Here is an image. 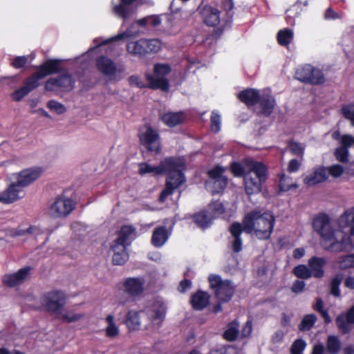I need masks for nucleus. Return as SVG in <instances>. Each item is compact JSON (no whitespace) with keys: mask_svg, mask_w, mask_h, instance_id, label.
Instances as JSON below:
<instances>
[{"mask_svg":"<svg viewBox=\"0 0 354 354\" xmlns=\"http://www.w3.org/2000/svg\"><path fill=\"white\" fill-rule=\"evenodd\" d=\"M313 227L326 241L332 252H342L353 248L351 236L354 235V223H313Z\"/></svg>","mask_w":354,"mask_h":354,"instance_id":"f257e3e1","label":"nucleus"},{"mask_svg":"<svg viewBox=\"0 0 354 354\" xmlns=\"http://www.w3.org/2000/svg\"><path fill=\"white\" fill-rule=\"evenodd\" d=\"M162 174H167L165 187L160 192L159 201L163 203L166 198L174 194L185 182V176L183 173V165L174 157H167L160 162Z\"/></svg>","mask_w":354,"mask_h":354,"instance_id":"f03ea898","label":"nucleus"},{"mask_svg":"<svg viewBox=\"0 0 354 354\" xmlns=\"http://www.w3.org/2000/svg\"><path fill=\"white\" fill-rule=\"evenodd\" d=\"M243 162L247 169L244 183L245 194L251 196L260 193L269 176L268 167L263 162L251 158H244Z\"/></svg>","mask_w":354,"mask_h":354,"instance_id":"7ed1b4c3","label":"nucleus"},{"mask_svg":"<svg viewBox=\"0 0 354 354\" xmlns=\"http://www.w3.org/2000/svg\"><path fill=\"white\" fill-rule=\"evenodd\" d=\"M166 310L165 306L160 302L154 303L145 310H131L127 314L125 324L129 330H138L141 326V316L146 315L153 324L159 328L165 319Z\"/></svg>","mask_w":354,"mask_h":354,"instance_id":"20e7f679","label":"nucleus"},{"mask_svg":"<svg viewBox=\"0 0 354 354\" xmlns=\"http://www.w3.org/2000/svg\"><path fill=\"white\" fill-rule=\"evenodd\" d=\"M138 138L140 144L147 151L159 154L162 150L161 138L157 129L152 127L150 123H145L140 127L138 131Z\"/></svg>","mask_w":354,"mask_h":354,"instance_id":"39448f33","label":"nucleus"},{"mask_svg":"<svg viewBox=\"0 0 354 354\" xmlns=\"http://www.w3.org/2000/svg\"><path fill=\"white\" fill-rule=\"evenodd\" d=\"M154 75L147 73L145 78L148 82V88L153 90L160 89L167 92L169 90V81L166 77L171 71V68L169 64L157 63L153 65Z\"/></svg>","mask_w":354,"mask_h":354,"instance_id":"423d86ee","label":"nucleus"},{"mask_svg":"<svg viewBox=\"0 0 354 354\" xmlns=\"http://www.w3.org/2000/svg\"><path fill=\"white\" fill-rule=\"evenodd\" d=\"M162 43L158 39H140L136 41L128 42L127 52L139 58L157 53L161 49Z\"/></svg>","mask_w":354,"mask_h":354,"instance_id":"0eeeda50","label":"nucleus"},{"mask_svg":"<svg viewBox=\"0 0 354 354\" xmlns=\"http://www.w3.org/2000/svg\"><path fill=\"white\" fill-rule=\"evenodd\" d=\"M66 297L63 291L52 290L40 297L41 308L50 315H59L66 305Z\"/></svg>","mask_w":354,"mask_h":354,"instance_id":"6e6552de","label":"nucleus"},{"mask_svg":"<svg viewBox=\"0 0 354 354\" xmlns=\"http://www.w3.org/2000/svg\"><path fill=\"white\" fill-rule=\"evenodd\" d=\"M145 280L142 277H128L122 283L120 290L126 295L118 299L119 304L126 305L140 297L145 288Z\"/></svg>","mask_w":354,"mask_h":354,"instance_id":"1a4fd4ad","label":"nucleus"},{"mask_svg":"<svg viewBox=\"0 0 354 354\" xmlns=\"http://www.w3.org/2000/svg\"><path fill=\"white\" fill-rule=\"evenodd\" d=\"M209 286L215 297L220 302H228L235 292V286L230 280H223L219 275L210 274L208 278Z\"/></svg>","mask_w":354,"mask_h":354,"instance_id":"9d476101","label":"nucleus"},{"mask_svg":"<svg viewBox=\"0 0 354 354\" xmlns=\"http://www.w3.org/2000/svg\"><path fill=\"white\" fill-rule=\"evenodd\" d=\"M295 78L301 82L313 86L321 85L325 82L323 72L310 64H304L298 68L295 71Z\"/></svg>","mask_w":354,"mask_h":354,"instance_id":"9b49d317","label":"nucleus"},{"mask_svg":"<svg viewBox=\"0 0 354 354\" xmlns=\"http://www.w3.org/2000/svg\"><path fill=\"white\" fill-rule=\"evenodd\" d=\"M225 212V207L221 201H213L207 205L206 209L194 214V221H212L223 218Z\"/></svg>","mask_w":354,"mask_h":354,"instance_id":"f8f14e48","label":"nucleus"},{"mask_svg":"<svg viewBox=\"0 0 354 354\" xmlns=\"http://www.w3.org/2000/svg\"><path fill=\"white\" fill-rule=\"evenodd\" d=\"M73 200L65 196H58L50 206L52 215L55 218H64L70 214L75 208Z\"/></svg>","mask_w":354,"mask_h":354,"instance_id":"ddd939ff","label":"nucleus"},{"mask_svg":"<svg viewBox=\"0 0 354 354\" xmlns=\"http://www.w3.org/2000/svg\"><path fill=\"white\" fill-rule=\"evenodd\" d=\"M43 172L44 170L41 167H35L14 174L13 177L19 186L24 189L37 180Z\"/></svg>","mask_w":354,"mask_h":354,"instance_id":"4468645a","label":"nucleus"},{"mask_svg":"<svg viewBox=\"0 0 354 354\" xmlns=\"http://www.w3.org/2000/svg\"><path fill=\"white\" fill-rule=\"evenodd\" d=\"M75 83V81L72 75L66 72L57 77L49 78L46 82L45 89L51 91L55 87H59L64 91H70L74 88Z\"/></svg>","mask_w":354,"mask_h":354,"instance_id":"2eb2a0df","label":"nucleus"},{"mask_svg":"<svg viewBox=\"0 0 354 354\" xmlns=\"http://www.w3.org/2000/svg\"><path fill=\"white\" fill-rule=\"evenodd\" d=\"M24 196V189L15 180L1 193L0 202L4 204H10L23 198Z\"/></svg>","mask_w":354,"mask_h":354,"instance_id":"dca6fc26","label":"nucleus"},{"mask_svg":"<svg viewBox=\"0 0 354 354\" xmlns=\"http://www.w3.org/2000/svg\"><path fill=\"white\" fill-rule=\"evenodd\" d=\"M244 230L247 233L252 232L259 239H267L273 230L274 223H245Z\"/></svg>","mask_w":354,"mask_h":354,"instance_id":"f3484780","label":"nucleus"},{"mask_svg":"<svg viewBox=\"0 0 354 354\" xmlns=\"http://www.w3.org/2000/svg\"><path fill=\"white\" fill-rule=\"evenodd\" d=\"M335 322L339 330L343 334L348 333L352 329L354 324V305L348 309L346 313L339 315Z\"/></svg>","mask_w":354,"mask_h":354,"instance_id":"a211bd4d","label":"nucleus"},{"mask_svg":"<svg viewBox=\"0 0 354 354\" xmlns=\"http://www.w3.org/2000/svg\"><path fill=\"white\" fill-rule=\"evenodd\" d=\"M31 271L30 266L24 267L17 272L6 274L3 278V283L8 287H14L23 283L28 277Z\"/></svg>","mask_w":354,"mask_h":354,"instance_id":"6ab92c4d","label":"nucleus"},{"mask_svg":"<svg viewBox=\"0 0 354 354\" xmlns=\"http://www.w3.org/2000/svg\"><path fill=\"white\" fill-rule=\"evenodd\" d=\"M96 68L105 76H114L117 73L115 64L106 56L101 55L95 59Z\"/></svg>","mask_w":354,"mask_h":354,"instance_id":"aec40b11","label":"nucleus"},{"mask_svg":"<svg viewBox=\"0 0 354 354\" xmlns=\"http://www.w3.org/2000/svg\"><path fill=\"white\" fill-rule=\"evenodd\" d=\"M259 106V111L257 115L259 116L269 117L274 111L276 106V101L274 97L270 94H263L259 96L257 102Z\"/></svg>","mask_w":354,"mask_h":354,"instance_id":"412c9836","label":"nucleus"},{"mask_svg":"<svg viewBox=\"0 0 354 354\" xmlns=\"http://www.w3.org/2000/svg\"><path fill=\"white\" fill-rule=\"evenodd\" d=\"M136 238V232L131 225H124L118 232V238L113 242L117 245L128 247Z\"/></svg>","mask_w":354,"mask_h":354,"instance_id":"4be33fe9","label":"nucleus"},{"mask_svg":"<svg viewBox=\"0 0 354 354\" xmlns=\"http://www.w3.org/2000/svg\"><path fill=\"white\" fill-rule=\"evenodd\" d=\"M137 1L138 0H120L119 3L113 4V0H112L113 12L117 17L125 20L132 13L131 6Z\"/></svg>","mask_w":354,"mask_h":354,"instance_id":"5701e85b","label":"nucleus"},{"mask_svg":"<svg viewBox=\"0 0 354 354\" xmlns=\"http://www.w3.org/2000/svg\"><path fill=\"white\" fill-rule=\"evenodd\" d=\"M260 95L257 89L247 88L238 93L237 98L249 108L257 104Z\"/></svg>","mask_w":354,"mask_h":354,"instance_id":"b1692460","label":"nucleus"},{"mask_svg":"<svg viewBox=\"0 0 354 354\" xmlns=\"http://www.w3.org/2000/svg\"><path fill=\"white\" fill-rule=\"evenodd\" d=\"M60 64L61 60L59 59H50L46 60L42 64L35 66V68L41 76L44 78L48 75L60 72Z\"/></svg>","mask_w":354,"mask_h":354,"instance_id":"393cba45","label":"nucleus"},{"mask_svg":"<svg viewBox=\"0 0 354 354\" xmlns=\"http://www.w3.org/2000/svg\"><path fill=\"white\" fill-rule=\"evenodd\" d=\"M201 15L203 22L208 26H216L220 22V11L210 6H205Z\"/></svg>","mask_w":354,"mask_h":354,"instance_id":"a878e982","label":"nucleus"},{"mask_svg":"<svg viewBox=\"0 0 354 354\" xmlns=\"http://www.w3.org/2000/svg\"><path fill=\"white\" fill-rule=\"evenodd\" d=\"M230 232L232 235V238L230 240L232 249L234 252L238 253L242 250L241 234L243 232V227L240 223H234L230 227Z\"/></svg>","mask_w":354,"mask_h":354,"instance_id":"bb28decb","label":"nucleus"},{"mask_svg":"<svg viewBox=\"0 0 354 354\" xmlns=\"http://www.w3.org/2000/svg\"><path fill=\"white\" fill-rule=\"evenodd\" d=\"M326 261L324 257H313L308 261V266L312 272V276L315 278H322L324 276V267Z\"/></svg>","mask_w":354,"mask_h":354,"instance_id":"cd10ccee","label":"nucleus"},{"mask_svg":"<svg viewBox=\"0 0 354 354\" xmlns=\"http://www.w3.org/2000/svg\"><path fill=\"white\" fill-rule=\"evenodd\" d=\"M327 178L328 171L326 168L320 167L316 169L313 174L306 176L304 179V183L308 186H313L324 182Z\"/></svg>","mask_w":354,"mask_h":354,"instance_id":"c85d7f7f","label":"nucleus"},{"mask_svg":"<svg viewBox=\"0 0 354 354\" xmlns=\"http://www.w3.org/2000/svg\"><path fill=\"white\" fill-rule=\"evenodd\" d=\"M210 296L204 291L198 290L191 297V304L196 310H201L209 304Z\"/></svg>","mask_w":354,"mask_h":354,"instance_id":"c756f323","label":"nucleus"},{"mask_svg":"<svg viewBox=\"0 0 354 354\" xmlns=\"http://www.w3.org/2000/svg\"><path fill=\"white\" fill-rule=\"evenodd\" d=\"M127 248L121 245L112 244L111 250L113 251L112 261L113 264L121 266L127 261L129 254L127 251Z\"/></svg>","mask_w":354,"mask_h":354,"instance_id":"7c9ffc66","label":"nucleus"},{"mask_svg":"<svg viewBox=\"0 0 354 354\" xmlns=\"http://www.w3.org/2000/svg\"><path fill=\"white\" fill-rule=\"evenodd\" d=\"M169 236V233L165 227H158L153 231L151 243L156 248H160L167 242Z\"/></svg>","mask_w":354,"mask_h":354,"instance_id":"2f4dec72","label":"nucleus"},{"mask_svg":"<svg viewBox=\"0 0 354 354\" xmlns=\"http://www.w3.org/2000/svg\"><path fill=\"white\" fill-rule=\"evenodd\" d=\"M185 119V115L183 112L175 113H166L163 114L160 120L161 121L169 127H174L181 124Z\"/></svg>","mask_w":354,"mask_h":354,"instance_id":"473e14b6","label":"nucleus"},{"mask_svg":"<svg viewBox=\"0 0 354 354\" xmlns=\"http://www.w3.org/2000/svg\"><path fill=\"white\" fill-rule=\"evenodd\" d=\"M275 221L274 216L269 213H261L259 210H252L246 214L242 221Z\"/></svg>","mask_w":354,"mask_h":354,"instance_id":"72a5a7b5","label":"nucleus"},{"mask_svg":"<svg viewBox=\"0 0 354 354\" xmlns=\"http://www.w3.org/2000/svg\"><path fill=\"white\" fill-rule=\"evenodd\" d=\"M239 335V324L236 320L230 322L223 333V338L229 342L235 341Z\"/></svg>","mask_w":354,"mask_h":354,"instance_id":"f704fd0d","label":"nucleus"},{"mask_svg":"<svg viewBox=\"0 0 354 354\" xmlns=\"http://www.w3.org/2000/svg\"><path fill=\"white\" fill-rule=\"evenodd\" d=\"M107 326L105 328V335L109 338H115L120 334L119 327L115 322V317L113 315H108L105 319Z\"/></svg>","mask_w":354,"mask_h":354,"instance_id":"c9c22d12","label":"nucleus"},{"mask_svg":"<svg viewBox=\"0 0 354 354\" xmlns=\"http://www.w3.org/2000/svg\"><path fill=\"white\" fill-rule=\"evenodd\" d=\"M230 171L232 174L236 178H243V184L245 183V176L246 174V166L243 162V160L241 162L237 161H232L230 164Z\"/></svg>","mask_w":354,"mask_h":354,"instance_id":"e433bc0d","label":"nucleus"},{"mask_svg":"<svg viewBox=\"0 0 354 354\" xmlns=\"http://www.w3.org/2000/svg\"><path fill=\"white\" fill-rule=\"evenodd\" d=\"M294 37L293 31L290 28L280 30L277 35L278 44L282 46H288Z\"/></svg>","mask_w":354,"mask_h":354,"instance_id":"4c0bfd02","label":"nucleus"},{"mask_svg":"<svg viewBox=\"0 0 354 354\" xmlns=\"http://www.w3.org/2000/svg\"><path fill=\"white\" fill-rule=\"evenodd\" d=\"M44 79L37 71L28 76L24 82V86L30 93L40 85L39 80Z\"/></svg>","mask_w":354,"mask_h":354,"instance_id":"58836bf2","label":"nucleus"},{"mask_svg":"<svg viewBox=\"0 0 354 354\" xmlns=\"http://www.w3.org/2000/svg\"><path fill=\"white\" fill-rule=\"evenodd\" d=\"M341 348V342L338 337L329 335L326 341V351L329 354H337Z\"/></svg>","mask_w":354,"mask_h":354,"instance_id":"ea45409f","label":"nucleus"},{"mask_svg":"<svg viewBox=\"0 0 354 354\" xmlns=\"http://www.w3.org/2000/svg\"><path fill=\"white\" fill-rule=\"evenodd\" d=\"M147 174H153V176H159L162 174V171L160 169V165L158 166H151L148 163L143 162L140 164L139 165V174L141 176L145 175Z\"/></svg>","mask_w":354,"mask_h":354,"instance_id":"a19ab883","label":"nucleus"},{"mask_svg":"<svg viewBox=\"0 0 354 354\" xmlns=\"http://www.w3.org/2000/svg\"><path fill=\"white\" fill-rule=\"evenodd\" d=\"M317 318L314 314L305 315L299 325V329L301 331H307L310 330L315 324Z\"/></svg>","mask_w":354,"mask_h":354,"instance_id":"79ce46f5","label":"nucleus"},{"mask_svg":"<svg viewBox=\"0 0 354 354\" xmlns=\"http://www.w3.org/2000/svg\"><path fill=\"white\" fill-rule=\"evenodd\" d=\"M310 268L306 265H299L293 269V274L302 279H310L312 276Z\"/></svg>","mask_w":354,"mask_h":354,"instance_id":"37998d69","label":"nucleus"},{"mask_svg":"<svg viewBox=\"0 0 354 354\" xmlns=\"http://www.w3.org/2000/svg\"><path fill=\"white\" fill-rule=\"evenodd\" d=\"M228 183L226 176L212 180V194H219L223 192Z\"/></svg>","mask_w":354,"mask_h":354,"instance_id":"c03bdc74","label":"nucleus"},{"mask_svg":"<svg viewBox=\"0 0 354 354\" xmlns=\"http://www.w3.org/2000/svg\"><path fill=\"white\" fill-rule=\"evenodd\" d=\"M291 180V178L286 176L284 174H281L279 175V192H287L290 190L291 188H297V185L296 184H290L289 182Z\"/></svg>","mask_w":354,"mask_h":354,"instance_id":"a18cd8bd","label":"nucleus"},{"mask_svg":"<svg viewBox=\"0 0 354 354\" xmlns=\"http://www.w3.org/2000/svg\"><path fill=\"white\" fill-rule=\"evenodd\" d=\"M341 111L343 117L349 120L351 125L354 127V104L343 105Z\"/></svg>","mask_w":354,"mask_h":354,"instance_id":"49530a36","label":"nucleus"},{"mask_svg":"<svg viewBox=\"0 0 354 354\" xmlns=\"http://www.w3.org/2000/svg\"><path fill=\"white\" fill-rule=\"evenodd\" d=\"M342 277L340 275L334 277L330 283V294L335 297L340 295L339 286L342 283Z\"/></svg>","mask_w":354,"mask_h":354,"instance_id":"de8ad7c7","label":"nucleus"},{"mask_svg":"<svg viewBox=\"0 0 354 354\" xmlns=\"http://www.w3.org/2000/svg\"><path fill=\"white\" fill-rule=\"evenodd\" d=\"M306 346V342L302 339H296L290 348V353H303Z\"/></svg>","mask_w":354,"mask_h":354,"instance_id":"09e8293b","label":"nucleus"},{"mask_svg":"<svg viewBox=\"0 0 354 354\" xmlns=\"http://www.w3.org/2000/svg\"><path fill=\"white\" fill-rule=\"evenodd\" d=\"M225 171V169L223 167L216 165L212 169L209 170L207 172L208 177L212 180L221 178L222 177H224L225 176L223 175V172Z\"/></svg>","mask_w":354,"mask_h":354,"instance_id":"8fccbe9b","label":"nucleus"},{"mask_svg":"<svg viewBox=\"0 0 354 354\" xmlns=\"http://www.w3.org/2000/svg\"><path fill=\"white\" fill-rule=\"evenodd\" d=\"M60 315H62V320L67 323L75 322L76 321L80 320L81 318L84 317L82 314H78L72 312L65 313H61Z\"/></svg>","mask_w":354,"mask_h":354,"instance_id":"3c124183","label":"nucleus"},{"mask_svg":"<svg viewBox=\"0 0 354 354\" xmlns=\"http://www.w3.org/2000/svg\"><path fill=\"white\" fill-rule=\"evenodd\" d=\"M290 151L293 155L302 156L304 152V149L301 146L299 142L291 140L288 144Z\"/></svg>","mask_w":354,"mask_h":354,"instance_id":"603ef678","label":"nucleus"},{"mask_svg":"<svg viewBox=\"0 0 354 354\" xmlns=\"http://www.w3.org/2000/svg\"><path fill=\"white\" fill-rule=\"evenodd\" d=\"M335 156L337 160L341 162H346L348 160V151L346 147H338L335 151Z\"/></svg>","mask_w":354,"mask_h":354,"instance_id":"864d4df0","label":"nucleus"},{"mask_svg":"<svg viewBox=\"0 0 354 354\" xmlns=\"http://www.w3.org/2000/svg\"><path fill=\"white\" fill-rule=\"evenodd\" d=\"M47 105L50 110H54L57 114H62L66 111L64 105L53 100H50Z\"/></svg>","mask_w":354,"mask_h":354,"instance_id":"5fc2aeb1","label":"nucleus"},{"mask_svg":"<svg viewBox=\"0 0 354 354\" xmlns=\"http://www.w3.org/2000/svg\"><path fill=\"white\" fill-rule=\"evenodd\" d=\"M210 122H211V129L212 131H213L215 133H217L220 130V126H221V117L220 115L213 111L212 113L211 118H210Z\"/></svg>","mask_w":354,"mask_h":354,"instance_id":"6e6d98bb","label":"nucleus"},{"mask_svg":"<svg viewBox=\"0 0 354 354\" xmlns=\"http://www.w3.org/2000/svg\"><path fill=\"white\" fill-rule=\"evenodd\" d=\"M354 254H349L344 257L339 261V266L342 269L354 268Z\"/></svg>","mask_w":354,"mask_h":354,"instance_id":"4d7b16f0","label":"nucleus"},{"mask_svg":"<svg viewBox=\"0 0 354 354\" xmlns=\"http://www.w3.org/2000/svg\"><path fill=\"white\" fill-rule=\"evenodd\" d=\"M28 93H30L26 88H25L24 86L20 87L19 88L15 90L12 94L11 97L13 100L16 102H19L21 100H22L23 97H24L26 95H27Z\"/></svg>","mask_w":354,"mask_h":354,"instance_id":"13d9d810","label":"nucleus"},{"mask_svg":"<svg viewBox=\"0 0 354 354\" xmlns=\"http://www.w3.org/2000/svg\"><path fill=\"white\" fill-rule=\"evenodd\" d=\"M28 62V57L26 56L15 57L11 63V66L17 69L21 68L26 66Z\"/></svg>","mask_w":354,"mask_h":354,"instance_id":"bf43d9fd","label":"nucleus"},{"mask_svg":"<svg viewBox=\"0 0 354 354\" xmlns=\"http://www.w3.org/2000/svg\"><path fill=\"white\" fill-rule=\"evenodd\" d=\"M337 221H354V207L347 209Z\"/></svg>","mask_w":354,"mask_h":354,"instance_id":"052dcab7","label":"nucleus"},{"mask_svg":"<svg viewBox=\"0 0 354 354\" xmlns=\"http://www.w3.org/2000/svg\"><path fill=\"white\" fill-rule=\"evenodd\" d=\"M328 174H330L333 177H339L344 172L343 167L340 165H335L330 166L327 170Z\"/></svg>","mask_w":354,"mask_h":354,"instance_id":"680f3d73","label":"nucleus"},{"mask_svg":"<svg viewBox=\"0 0 354 354\" xmlns=\"http://www.w3.org/2000/svg\"><path fill=\"white\" fill-rule=\"evenodd\" d=\"M223 7L229 17H232L234 15V2L233 0H224L223 2Z\"/></svg>","mask_w":354,"mask_h":354,"instance_id":"e2e57ef3","label":"nucleus"},{"mask_svg":"<svg viewBox=\"0 0 354 354\" xmlns=\"http://www.w3.org/2000/svg\"><path fill=\"white\" fill-rule=\"evenodd\" d=\"M354 142V138L350 135H344L341 138V147L348 149L351 147Z\"/></svg>","mask_w":354,"mask_h":354,"instance_id":"0e129e2a","label":"nucleus"},{"mask_svg":"<svg viewBox=\"0 0 354 354\" xmlns=\"http://www.w3.org/2000/svg\"><path fill=\"white\" fill-rule=\"evenodd\" d=\"M129 82L130 84H134L137 87L142 88L145 87H148V85H145L143 82L141 80L140 77L137 75H132L129 78Z\"/></svg>","mask_w":354,"mask_h":354,"instance_id":"69168bd1","label":"nucleus"},{"mask_svg":"<svg viewBox=\"0 0 354 354\" xmlns=\"http://www.w3.org/2000/svg\"><path fill=\"white\" fill-rule=\"evenodd\" d=\"M300 165V162L297 159H292L288 162V171L289 173L296 172L299 170Z\"/></svg>","mask_w":354,"mask_h":354,"instance_id":"338daca9","label":"nucleus"},{"mask_svg":"<svg viewBox=\"0 0 354 354\" xmlns=\"http://www.w3.org/2000/svg\"><path fill=\"white\" fill-rule=\"evenodd\" d=\"M306 283L304 281L297 280L292 284L291 290L295 293H299L304 289Z\"/></svg>","mask_w":354,"mask_h":354,"instance_id":"774afa93","label":"nucleus"}]
</instances>
